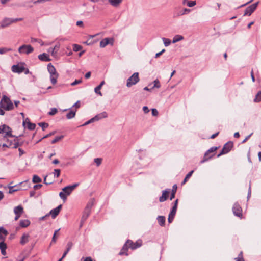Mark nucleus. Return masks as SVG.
I'll return each instance as SVG.
<instances>
[{
  "label": "nucleus",
  "instance_id": "44",
  "mask_svg": "<svg viewBox=\"0 0 261 261\" xmlns=\"http://www.w3.org/2000/svg\"><path fill=\"white\" fill-rule=\"evenodd\" d=\"M60 47V43H57L55 45L54 47L53 48V54H57V51L59 49Z\"/></svg>",
  "mask_w": 261,
  "mask_h": 261
},
{
  "label": "nucleus",
  "instance_id": "34",
  "mask_svg": "<svg viewBox=\"0 0 261 261\" xmlns=\"http://www.w3.org/2000/svg\"><path fill=\"white\" fill-rule=\"evenodd\" d=\"M58 76V74L50 75V82L53 85L57 83V79Z\"/></svg>",
  "mask_w": 261,
  "mask_h": 261
},
{
  "label": "nucleus",
  "instance_id": "49",
  "mask_svg": "<svg viewBox=\"0 0 261 261\" xmlns=\"http://www.w3.org/2000/svg\"><path fill=\"white\" fill-rule=\"evenodd\" d=\"M82 49L81 46L77 45V44H74L73 45V50L74 51H79L81 50Z\"/></svg>",
  "mask_w": 261,
  "mask_h": 261
},
{
  "label": "nucleus",
  "instance_id": "52",
  "mask_svg": "<svg viewBox=\"0 0 261 261\" xmlns=\"http://www.w3.org/2000/svg\"><path fill=\"white\" fill-rule=\"evenodd\" d=\"M14 187H15V186H9V193L12 194L14 192L17 191L18 190L17 189H15Z\"/></svg>",
  "mask_w": 261,
  "mask_h": 261
},
{
  "label": "nucleus",
  "instance_id": "25",
  "mask_svg": "<svg viewBox=\"0 0 261 261\" xmlns=\"http://www.w3.org/2000/svg\"><path fill=\"white\" fill-rule=\"evenodd\" d=\"M30 224V222L28 219L21 220L19 222V225L21 227H27Z\"/></svg>",
  "mask_w": 261,
  "mask_h": 261
},
{
  "label": "nucleus",
  "instance_id": "17",
  "mask_svg": "<svg viewBox=\"0 0 261 261\" xmlns=\"http://www.w3.org/2000/svg\"><path fill=\"white\" fill-rule=\"evenodd\" d=\"M108 117V114L106 112H103L101 113H99L94 116L93 118H92L93 122L96 121H98L99 120L102 119V118H105Z\"/></svg>",
  "mask_w": 261,
  "mask_h": 261
},
{
  "label": "nucleus",
  "instance_id": "14",
  "mask_svg": "<svg viewBox=\"0 0 261 261\" xmlns=\"http://www.w3.org/2000/svg\"><path fill=\"white\" fill-rule=\"evenodd\" d=\"M127 241L129 248L133 250L140 247L142 245L141 242L139 241H137L135 243H134L132 241L129 240H128Z\"/></svg>",
  "mask_w": 261,
  "mask_h": 261
},
{
  "label": "nucleus",
  "instance_id": "37",
  "mask_svg": "<svg viewBox=\"0 0 261 261\" xmlns=\"http://www.w3.org/2000/svg\"><path fill=\"white\" fill-rule=\"evenodd\" d=\"M12 49L10 48L3 47L0 48V54H4L6 53L11 51Z\"/></svg>",
  "mask_w": 261,
  "mask_h": 261
},
{
  "label": "nucleus",
  "instance_id": "6",
  "mask_svg": "<svg viewBox=\"0 0 261 261\" xmlns=\"http://www.w3.org/2000/svg\"><path fill=\"white\" fill-rule=\"evenodd\" d=\"M233 147L232 142L229 141L226 143L223 146L221 151L217 155V157H220L221 155L228 153Z\"/></svg>",
  "mask_w": 261,
  "mask_h": 261
},
{
  "label": "nucleus",
  "instance_id": "28",
  "mask_svg": "<svg viewBox=\"0 0 261 261\" xmlns=\"http://www.w3.org/2000/svg\"><path fill=\"white\" fill-rule=\"evenodd\" d=\"M14 212L15 215H21L23 212V207L20 206H17L14 208Z\"/></svg>",
  "mask_w": 261,
  "mask_h": 261
},
{
  "label": "nucleus",
  "instance_id": "62",
  "mask_svg": "<svg viewBox=\"0 0 261 261\" xmlns=\"http://www.w3.org/2000/svg\"><path fill=\"white\" fill-rule=\"evenodd\" d=\"M76 25L83 27V22L82 21H78L76 22Z\"/></svg>",
  "mask_w": 261,
  "mask_h": 261
},
{
  "label": "nucleus",
  "instance_id": "50",
  "mask_svg": "<svg viewBox=\"0 0 261 261\" xmlns=\"http://www.w3.org/2000/svg\"><path fill=\"white\" fill-rule=\"evenodd\" d=\"M61 170L59 169H56L54 170V176L58 177L60 175Z\"/></svg>",
  "mask_w": 261,
  "mask_h": 261
},
{
  "label": "nucleus",
  "instance_id": "26",
  "mask_svg": "<svg viewBox=\"0 0 261 261\" xmlns=\"http://www.w3.org/2000/svg\"><path fill=\"white\" fill-rule=\"evenodd\" d=\"M29 235L28 234H23L21 237L20 244L24 245L29 241Z\"/></svg>",
  "mask_w": 261,
  "mask_h": 261
},
{
  "label": "nucleus",
  "instance_id": "1",
  "mask_svg": "<svg viewBox=\"0 0 261 261\" xmlns=\"http://www.w3.org/2000/svg\"><path fill=\"white\" fill-rule=\"evenodd\" d=\"M79 185V183H76L73 185L68 186L63 188L62 191L59 193L60 198L64 201H65L67 198V196L69 195Z\"/></svg>",
  "mask_w": 261,
  "mask_h": 261
},
{
  "label": "nucleus",
  "instance_id": "63",
  "mask_svg": "<svg viewBox=\"0 0 261 261\" xmlns=\"http://www.w3.org/2000/svg\"><path fill=\"white\" fill-rule=\"evenodd\" d=\"M174 219V217L168 216V221L169 223H171Z\"/></svg>",
  "mask_w": 261,
  "mask_h": 261
},
{
  "label": "nucleus",
  "instance_id": "13",
  "mask_svg": "<svg viewBox=\"0 0 261 261\" xmlns=\"http://www.w3.org/2000/svg\"><path fill=\"white\" fill-rule=\"evenodd\" d=\"M13 23L12 18H5L1 22V28H4Z\"/></svg>",
  "mask_w": 261,
  "mask_h": 261
},
{
  "label": "nucleus",
  "instance_id": "18",
  "mask_svg": "<svg viewBox=\"0 0 261 261\" xmlns=\"http://www.w3.org/2000/svg\"><path fill=\"white\" fill-rule=\"evenodd\" d=\"M26 123H27V127L29 130H34L35 128V124L30 122L28 118H27L25 120H23V125L24 127L25 126Z\"/></svg>",
  "mask_w": 261,
  "mask_h": 261
},
{
  "label": "nucleus",
  "instance_id": "53",
  "mask_svg": "<svg viewBox=\"0 0 261 261\" xmlns=\"http://www.w3.org/2000/svg\"><path fill=\"white\" fill-rule=\"evenodd\" d=\"M196 5L195 1H190L187 3V6L190 7H192Z\"/></svg>",
  "mask_w": 261,
  "mask_h": 261
},
{
  "label": "nucleus",
  "instance_id": "43",
  "mask_svg": "<svg viewBox=\"0 0 261 261\" xmlns=\"http://www.w3.org/2000/svg\"><path fill=\"white\" fill-rule=\"evenodd\" d=\"M60 229H57V230H56L54 233V236L53 237V238H52V240H51V243H50V245L53 243H55L56 242V236L58 234V232L60 230Z\"/></svg>",
  "mask_w": 261,
  "mask_h": 261
},
{
  "label": "nucleus",
  "instance_id": "55",
  "mask_svg": "<svg viewBox=\"0 0 261 261\" xmlns=\"http://www.w3.org/2000/svg\"><path fill=\"white\" fill-rule=\"evenodd\" d=\"M82 82V80H76L74 82L72 83L71 84V85L72 86H75L76 85H77Z\"/></svg>",
  "mask_w": 261,
  "mask_h": 261
},
{
  "label": "nucleus",
  "instance_id": "33",
  "mask_svg": "<svg viewBox=\"0 0 261 261\" xmlns=\"http://www.w3.org/2000/svg\"><path fill=\"white\" fill-rule=\"evenodd\" d=\"M194 172V170H192L190 172H189L186 176L185 179H184L183 181L182 182L181 184L184 185L185 184L187 180L190 178V177L192 176V174Z\"/></svg>",
  "mask_w": 261,
  "mask_h": 261
},
{
  "label": "nucleus",
  "instance_id": "30",
  "mask_svg": "<svg viewBox=\"0 0 261 261\" xmlns=\"http://www.w3.org/2000/svg\"><path fill=\"white\" fill-rule=\"evenodd\" d=\"M22 145V143H20L18 141V137H16L14 140V143L13 146H11V148H17L18 146H21Z\"/></svg>",
  "mask_w": 261,
  "mask_h": 261
},
{
  "label": "nucleus",
  "instance_id": "35",
  "mask_svg": "<svg viewBox=\"0 0 261 261\" xmlns=\"http://www.w3.org/2000/svg\"><path fill=\"white\" fill-rule=\"evenodd\" d=\"M36 42L40 43L41 46H43L44 44L43 41L41 39L34 38H31V42L34 43V42Z\"/></svg>",
  "mask_w": 261,
  "mask_h": 261
},
{
  "label": "nucleus",
  "instance_id": "56",
  "mask_svg": "<svg viewBox=\"0 0 261 261\" xmlns=\"http://www.w3.org/2000/svg\"><path fill=\"white\" fill-rule=\"evenodd\" d=\"M152 115L154 116H156L158 115V111L156 109H152Z\"/></svg>",
  "mask_w": 261,
  "mask_h": 261
},
{
  "label": "nucleus",
  "instance_id": "31",
  "mask_svg": "<svg viewBox=\"0 0 261 261\" xmlns=\"http://www.w3.org/2000/svg\"><path fill=\"white\" fill-rule=\"evenodd\" d=\"M8 232L6 229H0V240H4L7 235Z\"/></svg>",
  "mask_w": 261,
  "mask_h": 261
},
{
  "label": "nucleus",
  "instance_id": "47",
  "mask_svg": "<svg viewBox=\"0 0 261 261\" xmlns=\"http://www.w3.org/2000/svg\"><path fill=\"white\" fill-rule=\"evenodd\" d=\"M190 12V10L187 8H184L178 15H182L186 14H188Z\"/></svg>",
  "mask_w": 261,
  "mask_h": 261
},
{
  "label": "nucleus",
  "instance_id": "3",
  "mask_svg": "<svg viewBox=\"0 0 261 261\" xmlns=\"http://www.w3.org/2000/svg\"><path fill=\"white\" fill-rule=\"evenodd\" d=\"M2 108L6 111H10L13 109L14 106L10 99L6 95H3L0 102Z\"/></svg>",
  "mask_w": 261,
  "mask_h": 261
},
{
  "label": "nucleus",
  "instance_id": "27",
  "mask_svg": "<svg viewBox=\"0 0 261 261\" xmlns=\"http://www.w3.org/2000/svg\"><path fill=\"white\" fill-rule=\"evenodd\" d=\"M157 220L161 226L163 227L164 226L165 222V217L164 216H158L157 218Z\"/></svg>",
  "mask_w": 261,
  "mask_h": 261
},
{
  "label": "nucleus",
  "instance_id": "11",
  "mask_svg": "<svg viewBox=\"0 0 261 261\" xmlns=\"http://www.w3.org/2000/svg\"><path fill=\"white\" fill-rule=\"evenodd\" d=\"M218 147H212L210 149H208L204 154V158L201 161L200 163H203L206 161H207L208 159H211L213 155L208 156L210 153H213L216 150L218 149Z\"/></svg>",
  "mask_w": 261,
  "mask_h": 261
},
{
  "label": "nucleus",
  "instance_id": "24",
  "mask_svg": "<svg viewBox=\"0 0 261 261\" xmlns=\"http://www.w3.org/2000/svg\"><path fill=\"white\" fill-rule=\"evenodd\" d=\"M72 245H73V244L71 242H69L67 243V249H66V251L64 252V253H63L61 258L63 259L64 257H65V256H66V255L67 254L68 252L71 249V248L72 247Z\"/></svg>",
  "mask_w": 261,
  "mask_h": 261
},
{
  "label": "nucleus",
  "instance_id": "59",
  "mask_svg": "<svg viewBox=\"0 0 261 261\" xmlns=\"http://www.w3.org/2000/svg\"><path fill=\"white\" fill-rule=\"evenodd\" d=\"M42 186V185L41 184L35 185L34 186L33 188L34 189V190H37L41 188Z\"/></svg>",
  "mask_w": 261,
  "mask_h": 261
},
{
  "label": "nucleus",
  "instance_id": "46",
  "mask_svg": "<svg viewBox=\"0 0 261 261\" xmlns=\"http://www.w3.org/2000/svg\"><path fill=\"white\" fill-rule=\"evenodd\" d=\"M57 112L58 110L56 108H54L50 109V111L48 113V114L49 115L53 116L56 114L57 113Z\"/></svg>",
  "mask_w": 261,
  "mask_h": 261
},
{
  "label": "nucleus",
  "instance_id": "7",
  "mask_svg": "<svg viewBox=\"0 0 261 261\" xmlns=\"http://www.w3.org/2000/svg\"><path fill=\"white\" fill-rule=\"evenodd\" d=\"M34 51V48L30 45H22L18 48L20 54H29Z\"/></svg>",
  "mask_w": 261,
  "mask_h": 261
},
{
  "label": "nucleus",
  "instance_id": "9",
  "mask_svg": "<svg viewBox=\"0 0 261 261\" xmlns=\"http://www.w3.org/2000/svg\"><path fill=\"white\" fill-rule=\"evenodd\" d=\"M259 2H257L249 6H248L245 10L244 15V16H250L251 14L255 11L256 9Z\"/></svg>",
  "mask_w": 261,
  "mask_h": 261
},
{
  "label": "nucleus",
  "instance_id": "36",
  "mask_svg": "<svg viewBox=\"0 0 261 261\" xmlns=\"http://www.w3.org/2000/svg\"><path fill=\"white\" fill-rule=\"evenodd\" d=\"M32 181L34 183H39L41 181V179L38 176L34 175L33 177Z\"/></svg>",
  "mask_w": 261,
  "mask_h": 261
},
{
  "label": "nucleus",
  "instance_id": "15",
  "mask_svg": "<svg viewBox=\"0 0 261 261\" xmlns=\"http://www.w3.org/2000/svg\"><path fill=\"white\" fill-rule=\"evenodd\" d=\"M25 70V68L23 66H20L19 65H14L12 67V71L13 72L20 73L23 72Z\"/></svg>",
  "mask_w": 261,
  "mask_h": 261
},
{
  "label": "nucleus",
  "instance_id": "12",
  "mask_svg": "<svg viewBox=\"0 0 261 261\" xmlns=\"http://www.w3.org/2000/svg\"><path fill=\"white\" fill-rule=\"evenodd\" d=\"M113 41L114 40L113 38H106L100 42V47L103 48L109 44L112 45L113 44Z\"/></svg>",
  "mask_w": 261,
  "mask_h": 261
},
{
  "label": "nucleus",
  "instance_id": "22",
  "mask_svg": "<svg viewBox=\"0 0 261 261\" xmlns=\"http://www.w3.org/2000/svg\"><path fill=\"white\" fill-rule=\"evenodd\" d=\"M109 3L114 7H118L123 0H108Z\"/></svg>",
  "mask_w": 261,
  "mask_h": 261
},
{
  "label": "nucleus",
  "instance_id": "16",
  "mask_svg": "<svg viewBox=\"0 0 261 261\" xmlns=\"http://www.w3.org/2000/svg\"><path fill=\"white\" fill-rule=\"evenodd\" d=\"M170 189H167L162 192V195L160 197L159 199L160 202H162L166 201L167 199L170 192Z\"/></svg>",
  "mask_w": 261,
  "mask_h": 261
},
{
  "label": "nucleus",
  "instance_id": "60",
  "mask_svg": "<svg viewBox=\"0 0 261 261\" xmlns=\"http://www.w3.org/2000/svg\"><path fill=\"white\" fill-rule=\"evenodd\" d=\"M12 20H13V23H15V22H16L17 21L23 20V18H15V19L12 18Z\"/></svg>",
  "mask_w": 261,
  "mask_h": 261
},
{
  "label": "nucleus",
  "instance_id": "4",
  "mask_svg": "<svg viewBox=\"0 0 261 261\" xmlns=\"http://www.w3.org/2000/svg\"><path fill=\"white\" fill-rule=\"evenodd\" d=\"M139 80V73L138 72H135L127 79L126 82V86L130 88L132 86L136 84Z\"/></svg>",
  "mask_w": 261,
  "mask_h": 261
},
{
  "label": "nucleus",
  "instance_id": "54",
  "mask_svg": "<svg viewBox=\"0 0 261 261\" xmlns=\"http://www.w3.org/2000/svg\"><path fill=\"white\" fill-rule=\"evenodd\" d=\"M7 248L6 244L3 241L0 243L1 250H6Z\"/></svg>",
  "mask_w": 261,
  "mask_h": 261
},
{
  "label": "nucleus",
  "instance_id": "38",
  "mask_svg": "<svg viewBox=\"0 0 261 261\" xmlns=\"http://www.w3.org/2000/svg\"><path fill=\"white\" fill-rule=\"evenodd\" d=\"M261 101V92L259 91L256 95L254 99V101L255 102H258Z\"/></svg>",
  "mask_w": 261,
  "mask_h": 261
},
{
  "label": "nucleus",
  "instance_id": "21",
  "mask_svg": "<svg viewBox=\"0 0 261 261\" xmlns=\"http://www.w3.org/2000/svg\"><path fill=\"white\" fill-rule=\"evenodd\" d=\"M38 59L42 61H50L51 59L49 56L46 53H43L38 56Z\"/></svg>",
  "mask_w": 261,
  "mask_h": 261
},
{
  "label": "nucleus",
  "instance_id": "61",
  "mask_svg": "<svg viewBox=\"0 0 261 261\" xmlns=\"http://www.w3.org/2000/svg\"><path fill=\"white\" fill-rule=\"evenodd\" d=\"M177 188V187L176 185H174L173 186L172 192H174V193H176Z\"/></svg>",
  "mask_w": 261,
  "mask_h": 261
},
{
  "label": "nucleus",
  "instance_id": "51",
  "mask_svg": "<svg viewBox=\"0 0 261 261\" xmlns=\"http://www.w3.org/2000/svg\"><path fill=\"white\" fill-rule=\"evenodd\" d=\"M102 159L101 158H96L94 159V162L97 166H99L101 164Z\"/></svg>",
  "mask_w": 261,
  "mask_h": 261
},
{
  "label": "nucleus",
  "instance_id": "29",
  "mask_svg": "<svg viewBox=\"0 0 261 261\" xmlns=\"http://www.w3.org/2000/svg\"><path fill=\"white\" fill-rule=\"evenodd\" d=\"M76 111V110H72L70 111V112L67 114L66 118L68 119H70L74 118L75 116Z\"/></svg>",
  "mask_w": 261,
  "mask_h": 261
},
{
  "label": "nucleus",
  "instance_id": "40",
  "mask_svg": "<svg viewBox=\"0 0 261 261\" xmlns=\"http://www.w3.org/2000/svg\"><path fill=\"white\" fill-rule=\"evenodd\" d=\"M38 125L41 127L43 130H44L48 126V124L45 122H40L38 123Z\"/></svg>",
  "mask_w": 261,
  "mask_h": 261
},
{
  "label": "nucleus",
  "instance_id": "57",
  "mask_svg": "<svg viewBox=\"0 0 261 261\" xmlns=\"http://www.w3.org/2000/svg\"><path fill=\"white\" fill-rule=\"evenodd\" d=\"M143 111L145 114H147L149 112V110L147 106H144L143 107Z\"/></svg>",
  "mask_w": 261,
  "mask_h": 261
},
{
  "label": "nucleus",
  "instance_id": "23",
  "mask_svg": "<svg viewBox=\"0 0 261 261\" xmlns=\"http://www.w3.org/2000/svg\"><path fill=\"white\" fill-rule=\"evenodd\" d=\"M105 81H102L98 86H97L96 87H95L94 88V92L96 94L99 95L100 96H102V93H101V92H100V90L102 86L105 84Z\"/></svg>",
  "mask_w": 261,
  "mask_h": 261
},
{
  "label": "nucleus",
  "instance_id": "58",
  "mask_svg": "<svg viewBox=\"0 0 261 261\" xmlns=\"http://www.w3.org/2000/svg\"><path fill=\"white\" fill-rule=\"evenodd\" d=\"M92 122H93V120L91 118V119H90L88 121L86 122L84 124L82 125L81 126H86V125H88L89 124L91 123Z\"/></svg>",
  "mask_w": 261,
  "mask_h": 261
},
{
  "label": "nucleus",
  "instance_id": "5",
  "mask_svg": "<svg viewBox=\"0 0 261 261\" xmlns=\"http://www.w3.org/2000/svg\"><path fill=\"white\" fill-rule=\"evenodd\" d=\"M232 212L234 216L242 219L243 217L242 209L238 202L234 203L232 207Z\"/></svg>",
  "mask_w": 261,
  "mask_h": 261
},
{
  "label": "nucleus",
  "instance_id": "10",
  "mask_svg": "<svg viewBox=\"0 0 261 261\" xmlns=\"http://www.w3.org/2000/svg\"><path fill=\"white\" fill-rule=\"evenodd\" d=\"M62 205L60 204L58 206H57L56 208L53 209L50 211L49 212V214L45 215L44 217L42 218V219H44L45 218L49 216V215H51L52 218L53 219L55 218L59 214L61 208H62Z\"/></svg>",
  "mask_w": 261,
  "mask_h": 261
},
{
  "label": "nucleus",
  "instance_id": "48",
  "mask_svg": "<svg viewBox=\"0 0 261 261\" xmlns=\"http://www.w3.org/2000/svg\"><path fill=\"white\" fill-rule=\"evenodd\" d=\"M56 133V131H53L48 134H47L46 135H45V136H44L43 138H41L39 141H38L37 142V143L39 142V141H41L43 139H44V138H47L50 136H51V135H53L55 134Z\"/></svg>",
  "mask_w": 261,
  "mask_h": 261
},
{
  "label": "nucleus",
  "instance_id": "20",
  "mask_svg": "<svg viewBox=\"0 0 261 261\" xmlns=\"http://www.w3.org/2000/svg\"><path fill=\"white\" fill-rule=\"evenodd\" d=\"M47 70L50 73V75H55L58 74V73L56 71V70L54 66L51 64V63H49L47 65Z\"/></svg>",
  "mask_w": 261,
  "mask_h": 261
},
{
  "label": "nucleus",
  "instance_id": "39",
  "mask_svg": "<svg viewBox=\"0 0 261 261\" xmlns=\"http://www.w3.org/2000/svg\"><path fill=\"white\" fill-rule=\"evenodd\" d=\"M153 86L151 88V89H153L154 88H159L161 87V84L159 80L156 79L153 81Z\"/></svg>",
  "mask_w": 261,
  "mask_h": 261
},
{
  "label": "nucleus",
  "instance_id": "42",
  "mask_svg": "<svg viewBox=\"0 0 261 261\" xmlns=\"http://www.w3.org/2000/svg\"><path fill=\"white\" fill-rule=\"evenodd\" d=\"M63 137L64 136L63 135L56 137L54 140L51 141V143L55 144L57 143V142L61 140Z\"/></svg>",
  "mask_w": 261,
  "mask_h": 261
},
{
  "label": "nucleus",
  "instance_id": "32",
  "mask_svg": "<svg viewBox=\"0 0 261 261\" xmlns=\"http://www.w3.org/2000/svg\"><path fill=\"white\" fill-rule=\"evenodd\" d=\"M184 39V37L179 35H176L174 37L172 40V43H175L178 41L182 40Z\"/></svg>",
  "mask_w": 261,
  "mask_h": 261
},
{
  "label": "nucleus",
  "instance_id": "45",
  "mask_svg": "<svg viewBox=\"0 0 261 261\" xmlns=\"http://www.w3.org/2000/svg\"><path fill=\"white\" fill-rule=\"evenodd\" d=\"M236 261H245L243 257V252L241 251L238 257L235 258Z\"/></svg>",
  "mask_w": 261,
  "mask_h": 261
},
{
  "label": "nucleus",
  "instance_id": "41",
  "mask_svg": "<svg viewBox=\"0 0 261 261\" xmlns=\"http://www.w3.org/2000/svg\"><path fill=\"white\" fill-rule=\"evenodd\" d=\"M162 39L164 41V44L165 46H169L171 43V41L169 39L163 38Z\"/></svg>",
  "mask_w": 261,
  "mask_h": 261
},
{
  "label": "nucleus",
  "instance_id": "8",
  "mask_svg": "<svg viewBox=\"0 0 261 261\" xmlns=\"http://www.w3.org/2000/svg\"><path fill=\"white\" fill-rule=\"evenodd\" d=\"M0 134H4V137H12L11 129L8 126L4 124L0 126Z\"/></svg>",
  "mask_w": 261,
  "mask_h": 261
},
{
  "label": "nucleus",
  "instance_id": "64",
  "mask_svg": "<svg viewBox=\"0 0 261 261\" xmlns=\"http://www.w3.org/2000/svg\"><path fill=\"white\" fill-rule=\"evenodd\" d=\"M73 107H74L76 108H79L80 107L79 101H77L76 103H75Z\"/></svg>",
  "mask_w": 261,
  "mask_h": 261
},
{
  "label": "nucleus",
  "instance_id": "19",
  "mask_svg": "<svg viewBox=\"0 0 261 261\" xmlns=\"http://www.w3.org/2000/svg\"><path fill=\"white\" fill-rule=\"evenodd\" d=\"M129 248V245L127 243V241L125 243V244L123 245L122 248L121 249V251L119 252L120 255H128V253H127V251L128 250V249Z\"/></svg>",
  "mask_w": 261,
  "mask_h": 261
},
{
  "label": "nucleus",
  "instance_id": "2",
  "mask_svg": "<svg viewBox=\"0 0 261 261\" xmlns=\"http://www.w3.org/2000/svg\"><path fill=\"white\" fill-rule=\"evenodd\" d=\"M93 203H94V200L92 199V200H91L87 203L86 207L85 208L82 217L81 221L80 222V227H82L83 226L84 222L86 221V220L88 218L89 215L90 214L91 209L92 206L93 205Z\"/></svg>",
  "mask_w": 261,
  "mask_h": 261
}]
</instances>
